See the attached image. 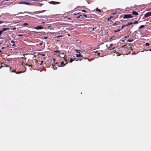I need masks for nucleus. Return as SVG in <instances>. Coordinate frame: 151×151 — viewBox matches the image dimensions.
<instances>
[{
  "label": "nucleus",
  "instance_id": "1",
  "mask_svg": "<svg viewBox=\"0 0 151 151\" xmlns=\"http://www.w3.org/2000/svg\"><path fill=\"white\" fill-rule=\"evenodd\" d=\"M133 17L130 14H124L123 16V19H129L130 18H132Z\"/></svg>",
  "mask_w": 151,
  "mask_h": 151
},
{
  "label": "nucleus",
  "instance_id": "2",
  "mask_svg": "<svg viewBox=\"0 0 151 151\" xmlns=\"http://www.w3.org/2000/svg\"><path fill=\"white\" fill-rule=\"evenodd\" d=\"M76 51L77 52L79 53V54H77L76 55V57H83V56L81 55V53L80 52V51H81L80 50H76Z\"/></svg>",
  "mask_w": 151,
  "mask_h": 151
},
{
  "label": "nucleus",
  "instance_id": "3",
  "mask_svg": "<svg viewBox=\"0 0 151 151\" xmlns=\"http://www.w3.org/2000/svg\"><path fill=\"white\" fill-rule=\"evenodd\" d=\"M151 16V12H148L144 15V17H147Z\"/></svg>",
  "mask_w": 151,
  "mask_h": 151
},
{
  "label": "nucleus",
  "instance_id": "4",
  "mask_svg": "<svg viewBox=\"0 0 151 151\" xmlns=\"http://www.w3.org/2000/svg\"><path fill=\"white\" fill-rule=\"evenodd\" d=\"M50 4H60V2H59L51 1V2H50Z\"/></svg>",
  "mask_w": 151,
  "mask_h": 151
},
{
  "label": "nucleus",
  "instance_id": "5",
  "mask_svg": "<svg viewBox=\"0 0 151 151\" xmlns=\"http://www.w3.org/2000/svg\"><path fill=\"white\" fill-rule=\"evenodd\" d=\"M19 4H26V5H30V4L29 3L27 2H19Z\"/></svg>",
  "mask_w": 151,
  "mask_h": 151
},
{
  "label": "nucleus",
  "instance_id": "6",
  "mask_svg": "<svg viewBox=\"0 0 151 151\" xmlns=\"http://www.w3.org/2000/svg\"><path fill=\"white\" fill-rule=\"evenodd\" d=\"M35 28L37 29H43V28L42 26H39L35 27Z\"/></svg>",
  "mask_w": 151,
  "mask_h": 151
},
{
  "label": "nucleus",
  "instance_id": "7",
  "mask_svg": "<svg viewBox=\"0 0 151 151\" xmlns=\"http://www.w3.org/2000/svg\"><path fill=\"white\" fill-rule=\"evenodd\" d=\"M132 14H133V15H138V13L137 12H136L134 11H133L132 12Z\"/></svg>",
  "mask_w": 151,
  "mask_h": 151
},
{
  "label": "nucleus",
  "instance_id": "8",
  "mask_svg": "<svg viewBox=\"0 0 151 151\" xmlns=\"http://www.w3.org/2000/svg\"><path fill=\"white\" fill-rule=\"evenodd\" d=\"M9 29V28H3L2 31H3V32L7 30H8Z\"/></svg>",
  "mask_w": 151,
  "mask_h": 151
},
{
  "label": "nucleus",
  "instance_id": "9",
  "mask_svg": "<svg viewBox=\"0 0 151 151\" xmlns=\"http://www.w3.org/2000/svg\"><path fill=\"white\" fill-rule=\"evenodd\" d=\"M133 24V23L132 22H129L128 23V24H126V26H127L129 25H132Z\"/></svg>",
  "mask_w": 151,
  "mask_h": 151
},
{
  "label": "nucleus",
  "instance_id": "10",
  "mask_svg": "<svg viewBox=\"0 0 151 151\" xmlns=\"http://www.w3.org/2000/svg\"><path fill=\"white\" fill-rule=\"evenodd\" d=\"M65 64H64V62L63 61H62L61 62V66H63L65 65Z\"/></svg>",
  "mask_w": 151,
  "mask_h": 151
},
{
  "label": "nucleus",
  "instance_id": "11",
  "mask_svg": "<svg viewBox=\"0 0 151 151\" xmlns=\"http://www.w3.org/2000/svg\"><path fill=\"white\" fill-rule=\"evenodd\" d=\"M145 27V26L144 25H141L139 27V29H140L142 28H144V27Z\"/></svg>",
  "mask_w": 151,
  "mask_h": 151
},
{
  "label": "nucleus",
  "instance_id": "12",
  "mask_svg": "<svg viewBox=\"0 0 151 151\" xmlns=\"http://www.w3.org/2000/svg\"><path fill=\"white\" fill-rule=\"evenodd\" d=\"M96 10L97 11L99 12H101V10L100 9H98V8H96Z\"/></svg>",
  "mask_w": 151,
  "mask_h": 151
},
{
  "label": "nucleus",
  "instance_id": "13",
  "mask_svg": "<svg viewBox=\"0 0 151 151\" xmlns=\"http://www.w3.org/2000/svg\"><path fill=\"white\" fill-rule=\"evenodd\" d=\"M25 71H19L18 72H17V73H16V74H20V73H24L25 72Z\"/></svg>",
  "mask_w": 151,
  "mask_h": 151
},
{
  "label": "nucleus",
  "instance_id": "14",
  "mask_svg": "<svg viewBox=\"0 0 151 151\" xmlns=\"http://www.w3.org/2000/svg\"><path fill=\"white\" fill-rule=\"evenodd\" d=\"M119 24H118L117 23H115L114 24H113V26H114L115 25H117Z\"/></svg>",
  "mask_w": 151,
  "mask_h": 151
},
{
  "label": "nucleus",
  "instance_id": "15",
  "mask_svg": "<svg viewBox=\"0 0 151 151\" xmlns=\"http://www.w3.org/2000/svg\"><path fill=\"white\" fill-rule=\"evenodd\" d=\"M28 25V24L27 23H24L23 24V25L24 26H26Z\"/></svg>",
  "mask_w": 151,
  "mask_h": 151
},
{
  "label": "nucleus",
  "instance_id": "16",
  "mask_svg": "<svg viewBox=\"0 0 151 151\" xmlns=\"http://www.w3.org/2000/svg\"><path fill=\"white\" fill-rule=\"evenodd\" d=\"M133 41V39L129 40L128 41V42H131Z\"/></svg>",
  "mask_w": 151,
  "mask_h": 151
},
{
  "label": "nucleus",
  "instance_id": "17",
  "mask_svg": "<svg viewBox=\"0 0 151 151\" xmlns=\"http://www.w3.org/2000/svg\"><path fill=\"white\" fill-rule=\"evenodd\" d=\"M127 27L126 26V25H122V27L121 29H123V28L124 27Z\"/></svg>",
  "mask_w": 151,
  "mask_h": 151
},
{
  "label": "nucleus",
  "instance_id": "18",
  "mask_svg": "<svg viewBox=\"0 0 151 151\" xmlns=\"http://www.w3.org/2000/svg\"><path fill=\"white\" fill-rule=\"evenodd\" d=\"M138 22L137 21H136L134 22V24H138Z\"/></svg>",
  "mask_w": 151,
  "mask_h": 151
},
{
  "label": "nucleus",
  "instance_id": "19",
  "mask_svg": "<svg viewBox=\"0 0 151 151\" xmlns=\"http://www.w3.org/2000/svg\"><path fill=\"white\" fill-rule=\"evenodd\" d=\"M145 45L146 46H148L150 45V44L149 43H145Z\"/></svg>",
  "mask_w": 151,
  "mask_h": 151
},
{
  "label": "nucleus",
  "instance_id": "20",
  "mask_svg": "<svg viewBox=\"0 0 151 151\" xmlns=\"http://www.w3.org/2000/svg\"><path fill=\"white\" fill-rule=\"evenodd\" d=\"M26 66H28L29 67H31L32 66V65H29L28 64H27L26 65Z\"/></svg>",
  "mask_w": 151,
  "mask_h": 151
},
{
  "label": "nucleus",
  "instance_id": "21",
  "mask_svg": "<svg viewBox=\"0 0 151 151\" xmlns=\"http://www.w3.org/2000/svg\"><path fill=\"white\" fill-rule=\"evenodd\" d=\"M18 36H20V37H22V36H23V35H22V34H18Z\"/></svg>",
  "mask_w": 151,
  "mask_h": 151
},
{
  "label": "nucleus",
  "instance_id": "22",
  "mask_svg": "<svg viewBox=\"0 0 151 151\" xmlns=\"http://www.w3.org/2000/svg\"><path fill=\"white\" fill-rule=\"evenodd\" d=\"M3 32V31H2V30L0 31V35H1Z\"/></svg>",
  "mask_w": 151,
  "mask_h": 151
},
{
  "label": "nucleus",
  "instance_id": "23",
  "mask_svg": "<svg viewBox=\"0 0 151 151\" xmlns=\"http://www.w3.org/2000/svg\"><path fill=\"white\" fill-rule=\"evenodd\" d=\"M11 42L12 43H15V42L13 40H12L11 41Z\"/></svg>",
  "mask_w": 151,
  "mask_h": 151
},
{
  "label": "nucleus",
  "instance_id": "24",
  "mask_svg": "<svg viewBox=\"0 0 151 151\" xmlns=\"http://www.w3.org/2000/svg\"><path fill=\"white\" fill-rule=\"evenodd\" d=\"M73 60L72 59H70V63H71V62H73Z\"/></svg>",
  "mask_w": 151,
  "mask_h": 151
},
{
  "label": "nucleus",
  "instance_id": "25",
  "mask_svg": "<svg viewBox=\"0 0 151 151\" xmlns=\"http://www.w3.org/2000/svg\"><path fill=\"white\" fill-rule=\"evenodd\" d=\"M43 44V42H41V43H40V46H41V45H42Z\"/></svg>",
  "mask_w": 151,
  "mask_h": 151
},
{
  "label": "nucleus",
  "instance_id": "26",
  "mask_svg": "<svg viewBox=\"0 0 151 151\" xmlns=\"http://www.w3.org/2000/svg\"><path fill=\"white\" fill-rule=\"evenodd\" d=\"M40 55H42L43 56H45V54H41Z\"/></svg>",
  "mask_w": 151,
  "mask_h": 151
},
{
  "label": "nucleus",
  "instance_id": "27",
  "mask_svg": "<svg viewBox=\"0 0 151 151\" xmlns=\"http://www.w3.org/2000/svg\"><path fill=\"white\" fill-rule=\"evenodd\" d=\"M81 16V15H80L79 16L77 17L76 18H79L80 17V16Z\"/></svg>",
  "mask_w": 151,
  "mask_h": 151
},
{
  "label": "nucleus",
  "instance_id": "28",
  "mask_svg": "<svg viewBox=\"0 0 151 151\" xmlns=\"http://www.w3.org/2000/svg\"><path fill=\"white\" fill-rule=\"evenodd\" d=\"M44 39H46L47 38V37H44Z\"/></svg>",
  "mask_w": 151,
  "mask_h": 151
},
{
  "label": "nucleus",
  "instance_id": "29",
  "mask_svg": "<svg viewBox=\"0 0 151 151\" xmlns=\"http://www.w3.org/2000/svg\"><path fill=\"white\" fill-rule=\"evenodd\" d=\"M83 16H84L86 17H87V15H85V14H83Z\"/></svg>",
  "mask_w": 151,
  "mask_h": 151
},
{
  "label": "nucleus",
  "instance_id": "30",
  "mask_svg": "<svg viewBox=\"0 0 151 151\" xmlns=\"http://www.w3.org/2000/svg\"><path fill=\"white\" fill-rule=\"evenodd\" d=\"M55 52H59L60 51H59L57 50V51H55Z\"/></svg>",
  "mask_w": 151,
  "mask_h": 151
},
{
  "label": "nucleus",
  "instance_id": "31",
  "mask_svg": "<svg viewBox=\"0 0 151 151\" xmlns=\"http://www.w3.org/2000/svg\"><path fill=\"white\" fill-rule=\"evenodd\" d=\"M100 54H101V53H100V52H99V53H98L97 55H98L99 56L100 55Z\"/></svg>",
  "mask_w": 151,
  "mask_h": 151
},
{
  "label": "nucleus",
  "instance_id": "32",
  "mask_svg": "<svg viewBox=\"0 0 151 151\" xmlns=\"http://www.w3.org/2000/svg\"><path fill=\"white\" fill-rule=\"evenodd\" d=\"M12 72H13L15 73H17V72H16V70H14V71H12Z\"/></svg>",
  "mask_w": 151,
  "mask_h": 151
},
{
  "label": "nucleus",
  "instance_id": "33",
  "mask_svg": "<svg viewBox=\"0 0 151 151\" xmlns=\"http://www.w3.org/2000/svg\"><path fill=\"white\" fill-rule=\"evenodd\" d=\"M4 22H2V21H0V24L2 23H4Z\"/></svg>",
  "mask_w": 151,
  "mask_h": 151
},
{
  "label": "nucleus",
  "instance_id": "34",
  "mask_svg": "<svg viewBox=\"0 0 151 151\" xmlns=\"http://www.w3.org/2000/svg\"><path fill=\"white\" fill-rule=\"evenodd\" d=\"M43 61H41V63L40 64V65H41L43 63Z\"/></svg>",
  "mask_w": 151,
  "mask_h": 151
},
{
  "label": "nucleus",
  "instance_id": "35",
  "mask_svg": "<svg viewBox=\"0 0 151 151\" xmlns=\"http://www.w3.org/2000/svg\"><path fill=\"white\" fill-rule=\"evenodd\" d=\"M45 10H43L41 12H40V13H42L45 12Z\"/></svg>",
  "mask_w": 151,
  "mask_h": 151
},
{
  "label": "nucleus",
  "instance_id": "36",
  "mask_svg": "<svg viewBox=\"0 0 151 151\" xmlns=\"http://www.w3.org/2000/svg\"><path fill=\"white\" fill-rule=\"evenodd\" d=\"M12 46H15V45L14 43H13V44L12 45Z\"/></svg>",
  "mask_w": 151,
  "mask_h": 151
},
{
  "label": "nucleus",
  "instance_id": "37",
  "mask_svg": "<svg viewBox=\"0 0 151 151\" xmlns=\"http://www.w3.org/2000/svg\"><path fill=\"white\" fill-rule=\"evenodd\" d=\"M82 11L83 12H86V11L85 10H82Z\"/></svg>",
  "mask_w": 151,
  "mask_h": 151
},
{
  "label": "nucleus",
  "instance_id": "38",
  "mask_svg": "<svg viewBox=\"0 0 151 151\" xmlns=\"http://www.w3.org/2000/svg\"><path fill=\"white\" fill-rule=\"evenodd\" d=\"M120 30V29H119V30H116V31H115V32H118V31H119Z\"/></svg>",
  "mask_w": 151,
  "mask_h": 151
},
{
  "label": "nucleus",
  "instance_id": "39",
  "mask_svg": "<svg viewBox=\"0 0 151 151\" xmlns=\"http://www.w3.org/2000/svg\"><path fill=\"white\" fill-rule=\"evenodd\" d=\"M116 14V12H115V13H113V15H114L115 14Z\"/></svg>",
  "mask_w": 151,
  "mask_h": 151
},
{
  "label": "nucleus",
  "instance_id": "40",
  "mask_svg": "<svg viewBox=\"0 0 151 151\" xmlns=\"http://www.w3.org/2000/svg\"><path fill=\"white\" fill-rule=\"evenodd\" d=\"M110 20V19L109 18H108V19H107V21H108L109 20Z\"/></svg>",
  "mask_w": 151,
  "mask_h": 151
},
{
  "label": "nucleus",
  "instance_id": "41",
  "mask_svg": "<svg viewBox=\"0 0 151 151\" xmlns=\"http://www.w3.org/2000/svg\"><path fill=\"white\" fill-rule=\"evenodd\" d=\"M113 17V16H111V17L109 18L110 19H111V18H112V17Z\"/></svg>",
  "mask_w": 151,
  "mask_h": 151
},
{
  "label": "nucleus",
  "instance_id": "42",
  "mask_svg": "<svg viewBox=\"0 0 151 151\" xmlns=\"http://www.w3.org/2000/svg\"><path fill=\"white\" fill-rule=\"evenodd\" d=\"M112 45H113L112 44H111L110 45V46L111 47Z\"/></svg>",
  "mask_w": 151,
  "mask_h": 151
},
{
  "label": "nucleus",
  "instance_id": "43",
  "mask_svg": "<svg viewBox=\"0 0 151 151\" xmlns=\"http://www.w3.org/2000/svg\"><path fill=\"white\" fill-rule=\"evenodd\" d=\"M40 0H33V1H40Z\"/></svg>",
  "mask_w": 151,
  "mask_h": 151
},
{
  "label": "nucleus",
  "instance_id": "44",
  "mask_svg": "<svg viewBox=\"0 0 151 151\" xmlns=\"http://www.w3.org/2000/svg\"><path fill=\"white\" fill-rule=\"evenodd\" d=\"M4 48V47H2V48H1V49H3Z\"/></svg>",
  "mask_w": 151,
  "mask_h": 151
},
{
  "label": "nucleus",
  "instance_id": "45",
  "mask_svg": "<svg viewBox=\"0 0 151 151\" xmlns=\"http://www.w3.org/2000/svg\"><path fill=\"white\" fill-rule=\"evenodd\" d=\"M42 4H40V6H42Z\"/></svg>",
  "mask_w": 151,
  "mask_h": 151
},
{
  "label": "nucleus",
  "instance_id": "46",
  "mask_svg": "<svg viewBox=\"0 0 151 151\" xmlns=\"http://www.w3.org/2000/svg\"><path fill=\"white\" fill-rule=\"evenodd\" d=\"M2 52V51L0 50V52Z\"/></svg>",
  "mask_w": 151,
  "mask_h": 151
},
{
  "label": "nucleus",
  "instance_id": "47",
  "mask_svg": "<svg viewBox=\"0 0 151 151\" xmlns=\"http://www.w3.org/2000/svg\"><path fill=\"white\" fill-rule=\"evenodd\" d=\"M149 51H151V49H150L149 50Z\"/></svg>",
  "mask_w": 151,
  "mask_h": 151
},
{
  "label": "nucleus",
  "instance_id": "48",
  "mask_svg": "<svg viewBox=\"0 0 151 151\" xmlns=\"http://www.w3.org/2000/svg\"><path fill=\"white\" fill-rule=\"evenodd\" d=\"M68 36H70V34H68Z\"/></svg>",
  "mask_w": 151,
  "mask_h": 151
},
{
  "label": "nucleus",
  "instance_id": "49",
  "mask_svg": "<svg viewBox=\"0 0 151 151\" xmlns=\"http://www.w3.org/2000/svg\"><path fill=\"white\" fill-rule=\"evenodd\" d=\"M85 51L84 50H83V52H85Z\"/></svg>",
  "mask_w": 151,
  "mask_h": 151
},
{
  "label": "nucleus",
  "instance_id": "50",
  "mask_svg": "<svg viewBox=\"0 0 151 151\" xmlns=\"http://www.w3.org/2000/svg\"><path fill=\"white\" fill-rule=\"evenodd\" d=\"M16 29V28H14L13 29Z\"/></svg>",
  "mask_w": 151,
  "mask_h": 151
},
{
  "label": "nucleus",
  "instance_id": "51",
  "mask_svg": "<svg viewBox=\"0 0 151 151\" xmlns=\"http://www.w3.org/2000/svg\"><path fill=\"white\" fill-rule=\"evenodd\" d=\"M60 37V36H58V37Z\"/></svg>",
  "mask_w": 151,
  "mask_h": 151
},
{
  "label": "nucleus",
  "instance_id": "52",
  "mask_svg": "<svg viewBox=\"0 0 151 151\" xmlns=\"http://www.w3.org/2000/svg\"><path fill=\"white\" fill-rule=\"evenodd\" d=\"M68 19H70V18H68Z\"/></svg>",
  "mask_w": 151,
  "mask_h": 151
},
{
  "label": "nucleus",
  "instance_id": "53",
  "mask_svg": "<svg viewBox=\"0 0 151 151\" xmlns=\"http://www.w3.org/2000/svg\"><path fill=\"white\" fill-rule=\"evenodd\" d=\"M97 52V51H96V52H95V53H96Z\"/></svg>",
  "mask_w": 151,
  "mask_h": 151
}]
</instances>
